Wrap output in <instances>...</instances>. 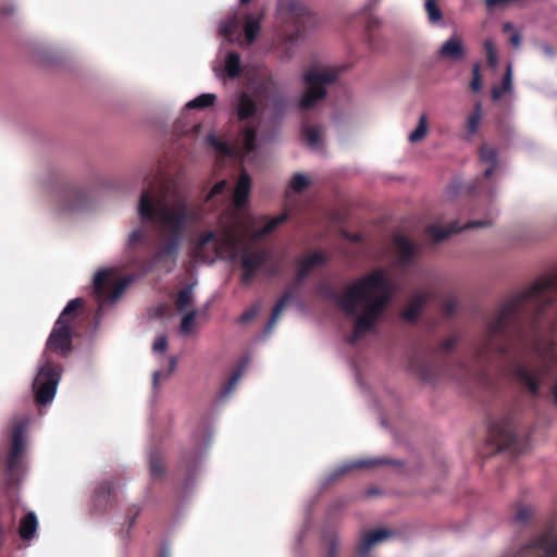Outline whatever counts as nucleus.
<instances>
[{
  "mask_svg": "<svg viewBox=\"0 0 557 557\" xmlns=\"http://www.w3.org/2000/svg\"><path fill=\"white\" fill-rule=\"evenodd\" d=\"M250 0H240V3H247L249 2Z\"/></svg>",
  "mask_w": 557,
  "mask_h": 557,
  "instance_id": "13d9d810",
  "label": "nucleus"
},
{
  "mask_svg": "<svg viewBox=\"0 0 557 557\" xmlns=\"http://www.w3.org/2000/svg\"><path fill=\"white\" fill-rule=\"evenodd\" d=\"M132 277H120L115 268L99 270L94 276V295L99 305L100 315L106 305L114 304L123 294Z\"/></svg>",
  "mask_w": 557,
  "mask_h": 557,
  "instance_id": "0eeeda50",
  "label": "nucleus"
},
{
  "mask_svg": "<svg viewBox=\"0 0 557 557\" xmlns=\"http://www.w3.org/2000/svg\"><path fill=\"white\" fill-rule=\"evenodd\" d=\"M509 41L516 49H518L521 45V35L518 32H513Z\"/></svg>",
  "mask_w": 557,
  "mask_h": 557,
  "instance_id": "de8ad7c7",
  "label": "nucleus"
},
{
  "mask_svg": "<svg viewBox=\"0 0 557 557\" xmlns=\"http://www.w3.org/2000/svg\"><path fill=\"white\" fill-rule=\"evenodd\" d=\"M302 136L307 145L312 150H320L322 148V132L320 126H312L308 124L302 125Z\"/></svg>",
  "mask_w": 557,
  "mask_h": 557,
  "instance_id": "412c9836",
  "label": "nucleus"
},
{
  "mask_svg": "<svg viewBox=\"0 0 557 557\" xmlns=\"http://www.w3.org/2000/svg\"><path fill=\"white\" fill-rule=\"evenodd\" d=\"M308 11L300 0H280L277 4V20L281 23H292L299 29V22Z\"/></svg>",
  "mask_w": 557,
  "mask_h": 557,
  "instance_id": "4468645a",
  "label": "nucleus"
},
{
  "mask_svg": "<svg viewBox=\"0 0 557 557\" xmlns=\"http://www.w3.org/2000/svg\"><path fill=\"white\" fill-rule=\"evenodd\" d=\"M108 494H110V487L107 483H104L99 487V490L96 494V500L97 502H106Z\"/></svg>",
  "mask_w": 557,
  "mask_h": 557,
  "instance_id": "49530a36",
  "label": "nucleus"
},
{
  "mask_svg": "<svg viewBox=\"0 0 557 557\" xmlns=\"http://www.w3.org/2000/svg\"><path fill=\"white\" fill-rule=\"evenodd\" d=\"M457 306H458V301L454 296H448L443 301V310L447 314L455 312Z\"/></svg>",
  "mask_w": 557,
  "mask_h": 557,
  "instance_id": "a18cd8bd",
  "label": "nucleus"
},
{
  "mask_svg": "<svg viewBox=\"0 0 557 557\" xmlns=\"http://www.w3.org/2000/svg\"><path fill=\"white\" fill-rule=\"evenodd\" d=\"M552 394H553L555 404H557V382L554 384V386L552 388Z\"/></svg>",
  "mask_w": 557,
  "mask_h": 557,
  "instance_id": "6e6d98bb",
  "label": "nucleus"
},
{
  "mask_svg": "<svg viewBox=\"0 0 557 557\" xmlns=\"http://www.w3.org/2000/svg\"><path fill=\"white\" fill-rule=\"evenodd\" d=\"M292 296H293L292 292L287 290L284 293V295L281 297V299L276 302V305L273 309V312L271 314V318L264 327L265 333H270L272 331L273 326L275 325L276 321L280 318L281 312L283 311L285 305L289 301Z\"/></svg>",
  "mask_w": 557,
  "mask_h": 557,
  "instance_id": "bb28decb",
  "label": "nucleus"
},
{
  "mask_svg": "<svg viewBox=\"0 0 557 557\" xmlns=\"http://www.w3.org/2000/svg\"><path fill=\"white\" fill-rule=\"evenodd\" d=\"M57 206L61 212H75L84 209L87 203L86 194L76 186H66L55 196Z\"/></svg>",
  "mask_w": 557,
  "mask_h": 557,
  "instance_id": "9b49d317",
  "label": "nucleus"
},
{
  "mask_svg": "<svg viewBox=\"0 0 557 557\" xmlns=\"http://www.w3.org/2000/svg\"><path fill=\"white\" fill-rule=\"evenodd\" d=\"M481 120H482V107H481V103L478 102L474 106L473 112L469 115V117L467 120V132L470 136H473L476 133L479 125L481 123Z\"/></svg>",
  "mask_w": 557,
  "mask_h": 557,
  "instance_id": "2f4dec72",
  "label": "nucleus"
},
{
  "mask_svg": "<svg viewBox=\"0 0 557 557\" xmlns=\"http://www.w3.org/2000/svg\"><path fill=\"white\" fill-rule=\"evenodd\" d=\"M557 298V275L539 277L529 288L502 304L493 320L487 322L486 338L478 348V355L484 357L491 351L505 354L511 333L522 345L532 350L539 364L517 363L512 374L516 380L535 395L550 368L557 366V343L542 338L539 318L546 306Z\"/></svg>",
  "mask_w": 557,
  "mask_h": 557,
  "instance_id": "f257e3e1",
  "label": "nucleus"
},
{
  "mask_svg": "<svg viewBox=\"0 0 557 557\" xmlns=\"http://www.w3.org/2000/svg\"><path fill=\"white\" fill-rule=\"evenodd\" d=\"M216 100V96L214 94H201L197 98L188 101L186 103L187 109H203L212 106Z\"/></svg>",
  "mask_w": 557,
  "mask_h": 557,
  "instance_id": "473e14b6",
  "label": "nucleus"
},
{
  "mask_svg": "<svg viewBox=\"0 0 557 557\" xmlns=\"http://www.w3.org/2000/svg\"><path fill=\"white\" fill-rule=\"evenodd\" d=\"M436 57L438 60L451 63H460L467 57V49L462 38L454 33L437 49Z\"/></svg>",
  "mask_w": 557,
  "mask_h": 557,
  "instance_id": "ddd939ff",
  "label": "nucleus"
},
{
  "mask_svg": "<svg viewBox=\"0 0 557 557\" xmlns=\"http://www.w3.org/2000/svg\"><path fill=\"white\" fill-rule=\"evenodd\" d=\"M425 10L428 13V20L431 24L443 25V14L435 0H425Z\"/></svg>",
  "mask_w": 557,
  "mask_h": 557,
  "instance_id": "72a5a7b5",
  "label": "nucleus"
},
{
  "mask_svg": "<svg viewBox=\"0 0 557 557\" xmlns=\"http://www.w3.org/2000/svg\"><path fill=\"white\" fill-rule=\"evenodd\" d=\"M224 71L228 77H237L240 73V58L236 52L227 53L224 61Z\"/></svg>",
  "mask_w": 557,
  "mask_h": 557,
  "instance_id": "c756f323",
  "label": "nucleus"
},
{
  "mask_svg": "<svg viewBox=\"0 0 557 557\" xmlns=\"http://www.w3.org/2000/svg\"><path fill=\"white\" fill-rule=\"evenodd\" d=\"M394 244L399 253L400 261L404 263L408 262L411 259L414 250L411 242L404 235H396L394 237Z\"/></svg>",
  "mask_w": 557,
  "mask_h": 557,
  "instance_id": "b1692460",
  "label": "nucleus"
},
{
  "mask_svg": "<svg viewBox=\"0 0 557 557\" xmlns=\"http://www.w3.org/2000/svg\"><path fill=\"white\" fill-rule=\"evenodd\" d=\"M339 308L355 317L354 330L349 343H357L364 334L374 330L392 296V287L386 273L374 271L352 284L344 293L331 295Z\"/></svg>",
  "mask_w": 557,
  "mask_h": 557,
  "instance_id": "20e7f679",
  "label": "nucleus"
},
{
  "mask_svg": "<svg viewBox=\"0 0 557 557\" xmlns=\"http://www.w3.org/2000/svg\"><path fill=\"white\" fill-rule=\"evenodd\" d=\"M193 288H194L193 285H187L178 292L175 305L180 312H183L189 306L193 305V302H194Z\"/></svg>",
  "mask_w": 557,
  "mask_h": 557,
  "instance_id": "cd10ccee",
  "label": "nucleus"
},
{
  "mask_svg": "<svg viewBox=\"0 0 557 557\" xmlns=\"http://www.w3.org/2000/svg\"><path fill=\"white\" fill-rule=\"evenodd\" d=\"M168 348V338L165 335H159L152 345L154 352H164Z\"/></svg>",
  "mask_w": 557,
  "mask_h": 557,
  "instance_id": "c03bdc74",
  "label": "nucleus"
},
{
  "mask_svg": "<svg viewBox=\"0 0 557 557\" xmlns=\"http://www.w3.org/2000/svg\"><path fill=\"white\" fill-rule=\"evenodd\" d=\"M480 160L486 165L484 176L490 177L495 168L497 166V153L494 148L482 146L480 150Z\"/></svg>",
  "mask_w": 557,
  "mask_h": 557,
  "instance_id": "5701e85b",
  "label": "nucleus"
},
{
  "mask_svg": "<svg viewBox=\"0 0 557 557\" xmlns=\"http://www.w3.org/2000/svg\"><path fill=\"white\" fill-rule=\"evenodd\" d=\"M325 261V256L320 252L315 251L308 256L302 257L297 262V280L298 282H301L311 270L314 268L323 264Z\"/></svg>",
  "mask_w": 557,
  "mask_h": 557,
  "instance_id": "f3484780",
  "label": "nucleus"
},
{
  "mask_svg": "<svg viewBox=\"0 0 557 557\" xmlns=\"http://www.w3.org/2000/svg\"><path fill=\"white\" fill-rule=\"evenodd\" d=\"M484 50L487 59L488 66L496 71L498 67V51L497 47L492 38H487L484 41Z\"/></svg>",
  "mask_w": 557,
  "mask_h": 557,
  "instance_id": "7c9ffc66",
  "label": "nucleus"
},
{
  "mask_svg": "<svg viewBox=\"0 0 557 557\" xmlns=\"http://www.w3.org/2000/svg\"><path fill=\"white\" fill-rule=\"evenodd\" d=\"M391 536L387 530L379 529L370 531L361 537L357 552L360 557H367L373 545L381 543Z\"/></svg>",
  "mask_w": 557,
  "mask_h": 557,
  "instance_id": "dca6fc26",
  "label": "nucleus"
},
{
  "mask_svg": "<svg viewBox=\"0 0 557 557\" xmlns=\"http://www.w3.org/2000/svg\"><path fill=\"white\" fill-rule=\"evenodd\" d=\"M197 314H198L197 310L193 309V310L188 311L183 317L182 323H181V332L182 333L188 334L193 331Z\"/></svg>",
  "mask_w": 557,
  "mask_h": 557,
  "instance_id": "ea45409f",
  "label": "nucleus"
},
{
  "mask_svg": "<svg viewBox=\"0 0 557 557\" xmlns=\"http://www.w3.org/2000/svg\"><path fill=\"white\" fill-rule=\"evenodd\" d=\"M256 112L253 99L246 94H242L237 99V115L240 120L251 116Z\"/></svg>",
  "mask_w": 557,
  "mask_h": 557,
  "instance_id": "393cba45",
  "label": "nucleus"
},
{
  "mask_svg": "<svg viewBox=\"0 0 557 557\" xmlns=\"http://www.w3.org/2000/svg\"><path fill=\"white\" fill-rule=\"evenodd\" d=\"M350 239H352V240H359V236H358V235H355V236L350 237Z\"/></svg>",
  "mask_w": 557,
  "mask_h": 557,
  "instance_id": "4d7b16f0",
  "label": "nucleus"
},
{
  "mask_svg": "<svg viewBox=\"0 0 557 557\" xmlns=\"http://www.w3.org/2000/svg\"><path fill=\"white\" fill-rule=\"evenodd\" d=\"M503 32H504V33H509V32H512V33H513V32H515V26H513V24H512L511 22H506V23H504V25H503Z\"/></svg>",
  "mask_w": 557,
  "mask_h": 557,
  "instance_id": "603ef678",
  "label": "nucleus"
},
{
  "mask_svg": "<svg viewBox=\"0 0 557 557\" xmlns=\"http://www.w3.org/2000/svg\"><path fill=\"white\" fill-rule=\"evenodd\" d=\"M228 187V183L225 180H222L218 182L212 189L210 190L209 195L207 196L206 202H214L215 198L219 196H223Z\"/></svg>",
  "mask_w": 557,
  "mask_h": 557,
  "instance_id": "58836bf2",
  "label": "nucleus"
},
{
  "mask_svg": "<svg viewBox=\"0 0 557 557\" xmlns=\"http://www.w3.org/2000/svg\"><path fill=\"white\" fill-rule=\"evenodd\" d=\"M259 308H260V305L256 304L248 310L244 311L238 317V320H237L238 323L245 324V323L249 322L250 320H252L256 317L257 312L259 311Z\"/></svg>",
  "mask_w": 557,
  "mask_h": 557,
  "instance_id": "37998d69",
  "label": "nucleus"
},
{
  "mask_svg": "<svg viewBox=\"0 0 557 557\" xmlns=\"http://www.w3.org/2000/svg\"><path fill=\"white\" fill-rule=\"evenodd\" d=\"M512 89V65L511 63L507 64L506 73L503 79V84L499 87H494L492 89V97L494 100H499L506 92L511 91Z\"/></svg>",
  "mask_w": 557,
  "mask_h": 557,
  "instance_id": "a878e982",
  "label": "nucleus"
},
{
  "mask_svg": "<svg viewBox=\"0 0 557 557\" xmlns=\"http://www.w3.org/2000/svg\"><path fill=\"white\" fill-rule=\"evenodd\" d=\"M250 187V176L242 172L234 188L233 207L221 214L214 232L205 233L195 243L193 253L197 262L212 264L219 258L234 261L246 237L260 242L287 221L288 214L285 212L273 218H256L245 213L242 207L249 196Z\"/></svg>",
  "mask_w": 557,
  "mask_h": 557,
  "instance_id": "7ed1b4c3",
  "label": "nucleus"
},
{
  "mask_svg": "<svg viewBox=\"0 0 557 557\" xmlns=\"http://www.w3.org/2000/svg\"><path fill=\"white\" fill-rule=\"evenodd\" d=\"M339 69L330 65H312L302 75L305 91L297 102L300 110L312 108L326 96L327 87L339 77Z\"/></svg>",
  "mask_w": 557,
  "mask_h": 557,
  "instance_id": "423d86ee",
  "label": "nucleus"
},
{
  "mask_svg": "<svg viewBox=\"0 0 557 557\" xmlns=\"http://www.w3.org/2000/svg\"><path fill=\"white\" fill-rule=\"evenodd\" d=\"M162 557H166L165 555H163Z\"/></svg>",
  "mask_w": 557,
  "mask_h": 557,
  "instance_id": "bf43d9fd",
  "label": "nucleus"
},
{
  "mask_svg": "<svg viewBox=\"0 0 557 557\" xmlns=\"http://www.w3.org/2000/svg\"><path fill=\"white\" fill-rule=\"evenodd\" d=\"M4 524L2 521H0V546L2 545L3 543V539H4Z\"/></svg>",
  "mask_w": 557,
  "mask_h": 557,
  "instance_id": "5fc2aeb1",
  "label": "nucleus"
},
{
  "mask_svg": "<svg viewBox=\"0 0 557 557\" xmlns=\"http://www.w3.org/2000/svg\"><path fill=\"white\" fill-rule=\"evenodd\" d=\"M311 184V178L304 173H295L288 182L285 196L289 198L292 193L300 194Z\"/></svg>",
  "mask_w": 557,
  "mask_h": 557,
  "instance_id": "4be33fe9",
  "label": "nucleus"
},
{
  "mask_svg": "<svg viewBox=\"0 0 557 557\" xmlns=\"http://www.w3.org/2000/svg\"><path fill=\"white\" fill-rule=\"evenodd\" d=\"M175 366H176V359L174 357H171L169 373L165 376H169L174 371Z\"/></svg>",
  "mask_w": 557,
  "mask_h": 557,
  "instance_id": "864d4df0",
  "label": "nucleus"
},
{
  "mask_svg": "<svg viewBox=\"0 0 557 557\" xmlns=\"http://www.w3.org/2000/svg\"><path fill=\"white\" fill-rule=\"evenodd\" d=\"M238 27L239 17L237 13H234L221 23L219 32L221 36L225 37L230 41L238 40Z\"/></svg>",
  "mask_w": 557,
  "mask_h": 557,
  "instance_id": "6ab92c4d",
  "label": "nucleus"
},
{
  "mask_svg": "<svg viewBox=\"0 0 557 557\" xmlns=\"http://www.w3.org/2000/svg\"><path fill=\"white\" fill-rule=\"evenodd\" d=\"M260 30V17L251 14L246 16L244 25V34L248 42H252Z\"/></svg>",
  "mask_w": 557,
  "mask_h": 557,
  "instance_id": "c85d7f7f",
  "label": "nucleus"
},
{
  "mask_svg": "<svg viewBox=\"0 0 557 557\" xmlns=\"http://www.w3.org/2000/svg\"><path fill=\"white\" fill-rule=\"evenodd\" d=\"M428 133V117L425 114H421L419 117L418 126L408 136V140L412 144L421 141Z\"/></svg>",
  "mask_w": 557,
  "mask_h": 557,
  "instance_id": "f704fd0d",
  "label": "nucleus"
},
{
  "mask_svg": "<svg viewBox=\"0 0 557 557\" xmlns=\"http://www.w3.org/2000/svg\"><path fill=\"white\" fill-rule=\"evenodd\" d=\"M393 463L392 460L386 458H366L359 459L352 462H346L335 469L329 476V481H334L341 475L355 470V469H370L377 466L389 465Z\"/></svg>",
  "mask_w": 557,
  "mask_h": 557,
  "instance_id": "2eb2a0df",
  "label": "nucleus"
},
{
  "mask_svg": "<svg viewBox=\"0 0 557 557\" xmlns=\"http://www.w3.org/2000/svg\"><path fill=\"white\" fill-rule=\"evenodd\" d=\"M162 375V372L159 371V370H156L153 372V375H152V384H153V387L156 388L158 386V383H159V380Z\"/></svg>",
  "mask_w": 557,
  "mask_h": 557,
  "instance_id": "3c124183",
  "label": "nucleus"
},
{
  "mask_svg": "<svg viewBox=\"0 0 557 557\" xmlns=\"http://www.w3.org/2000/svg\"><path fill=\"white\" fill-rule=\"evenodd\" d=\"M456 344V339L455 338H448L447 341H445L443 343V349L445 350H449L451 349Z\"/></svg>",
  "mask_w": 557,
  "mask_h": 557,
  "instance_id": "8fccbe9b",
  "label": "nucleus"
},
{
  "mask_svg": "<svg viewBox=\"0 0 557 557\" xmlns=\"http://www.w3.org/2000/svg\"><path fill=\"white\" fill-rule=\"evenodd\" d=\"M137 214L143 225L128 234L126 249L148 255L133 261L148 272L158 263L177 259L189 233L202 220L203 210L189 200L183 186L173 180L145 187Z\"/></svg>",
  "mask_w": 557,
  "mask_h": 557,
  "instance_id": "f03ea898",
  "label": "nucleus"
},
{
  "mask_svg": "<svg viewBox=\"0 0 557 557\" xmlns=\"http://www.w3.org/2000/svg\"><path fill=\"white\" fill-rule=\"evenodd\" d=\"M505 557H557V519L516 553Z\"/></svg>",
  "mask_w": 557,
  "mask_h": 557,
  "instance_id": "6e6552de",
  "label": "nucleus"
},
{
  "mask_svg": "<svg viewBox=\"0 0 557 557\" xmlns=\"http://www.w3.org/2000/svg\"><path fill=\"white\" fill-rule=\"evenodd\" d=\"M150 473L153 478H159L163 473L162 461L159 456L151 454L149 458Z\"/></svg>",
  "mask_w": 557,
  "mask_h": 557,
  "instance_id": "a19ab883",
  "label": "nucleus"
},
{
  "mask_svg": "<svg viewBox=\"0 0 557 557\" xmlns=\"http://www.w3.org/2000/svg\"><path fill=\"white\" fill-rule=\"evenodd\" d=\"M207 143L222 156L239 157L244 161H250V153L256 150V128L247 124L240 138L233 144L218 139L213 134L207 136Z\"/></svg>",
  "mask_w": 557,
  "mask_h": 557,
  "instance_id": "1a4fd4ad",
  "label": "nucleus"
},
{
  "mask_svg": "<svg viewBox=\"0 0 557 557\" xmlns=\"http://www.w3.org/2000/svg\"><path fill=\"white\" fill-rule=\"evenodd\" d=\"M249 240L253 243L249 237H246L239 245L238 256L240 258V265L243 268L242 283L249 285L257 271L264 270L268 274L272 275L276 270L267 269L265 262L269 259V251L265 249L251 250L245 242Z\"/></svg>",
  "mask_w": 557,
  "mask_h": 557,
  "instance_id": "9d476101",
  "label": "nucleus"
},
{
  "mask_svg": "<svg viewBox=\"0 0 557 557\" xmlns=\"http://www.w3.org/2000/svg\"><path fill=\"white\" fill-rule=\"evenodd\" d=\"M81 305H82L81 298H74V299L70 300L67 302V305L65 306V308L63 309V311L61 312V314L57 321H59V323H70L69 315L71 313H73L75 310H77Z\"/></svg>",
  "mask_w": 557,
  "mask_h": 557,
  "instance_id": "4c0bfd02",
  "label": "nucleus"
},
{
  "mask_svg": "<svg viewBox=\"0 0 557 557\" xmlns=\"http://www.w3.org/2000/svg\"><path fill=\"white\" fill-rule=\"evenodd\" d=\"M430 299V294L426 292L416 293L408 305L404 309L403 317L408 321H414L423 307V305Z\"/></svg>",
  "mask_w": 557,
  "mask_h": 557,
  "instance_id": "a211bd4d",
  "label": "nucleus"
},
{
  "mask_svg": "<svg viewBox=\"0 0 557 557\" xmlns=\"http://www.w3.org/2000/svg\"><path fill=\"white\" fill-rule=\"evenodd\" d=\"M245 367H246L245 364H242L232 374V376L230 377L228 382L226 383V385L223 387V389L221 392V395H220L221 398L227 397L235 389V386H236L237 382L240 380V377L244 374Z\"/></svg>",
  "mask_w": 557,
  "mask_h": 557,
  "instance_id": "c9c22d12",
  "label": "nucleus"
},
{
  "mask_svg": "<svg viewBox=\"0 0 557 557\" xmlns=\"http://www.w3.org/2000/svg\"><path fill=\"white\" fill-rule=\"evenodd\" d=\"M540 49L544 54L552 58L554 55V49L548 44H541Z\"/></svg>",
  "mask_w": 557,
  "mask_h": 557,
  "instance_id": "09e8293b",
  "label": "nucleus"
},
{
  "mask_svg": "<svg viewBox=\"0 0 557 557\" xmlns=\"http://www.w3.org/2000/svg\"><path fill=\"white\" fill-rule=\"evenodd\" d=\"M492 223V216L485 220L470 221L468 224L460 227L457 222H451L444 225L442 222H435L428 226L426 232L434 242H441L448 238L450 235L460 232L462 228L469 227H485Z\"/></svg>",
  "mask_w": 557,
  "mask_h": 557,
  "instance_id": "f8f14e48",
  "label": "nucleus"
},
{
  "mask_svg": "<svg viewBox=\"0 0 557 557\" xmlns=\"http://www.w3.org/2000/svg\"><path fill=\"white\" fill-rule=\"evenodd\" d=\"M535 513V508L531 505H521L517 508L515 520L519 523H527Z\"/></svg>",
  "mask_w": 557,
  "mask_h": 557,
  "instance_id": "e433bc0d",
  "label": "nucleus"
},
{
  "mask_svg": "<svg viewBox=\"0 0 557 557\" xmlns=\"http://www.w3.org/2000/svg\"><path fill=\"white\" fill-rule=\"evenodd\" d=\"M49 350L55 351L63 357L72 350V329L70 323L55 322L47 339L46 350L38 362L37 373L33 381V391L36 403L39 405L50 404L54 399L62 374L61 367L51 360Z\"/></svg>",
  "mask_w": 557,
  "mask_h": 557,
  "instance_id": "39448f33",
  "label": "nucleus"
},
{
  "mask_svg": "<svg viewBox=\"0 0 557 557\" xmlns=\"http://www.w3.org/2000/svg\"><path fill=\"white\" fill-rule=\"evenodd\" d=\"M470 87L474 92H479L482 89V78L480 75L479 64H475L472 69V81Z\"/></svg>",
  "mask_w": 557,
  "mask_h": 557,
  "instance_id": "79ce46f5",
  "label": "nucleus"
},
{
  "mask_svg": "<svg viewBox=\"0 0 557 557\" xmlns=\"http://www.w3.org/2000/svg\"><path fill=\"white\" fill-rule=\"evenodd\" d=\"M38 527L36 513L33 511L27 512L20 521L18 533L23 540H30L34 537Z\"/></svg>",
  "mask_w": 557,
  "mask_h": 557,
  "instance_id": "aec40b11",
  "label": "nucleus"
}]
</instances>
